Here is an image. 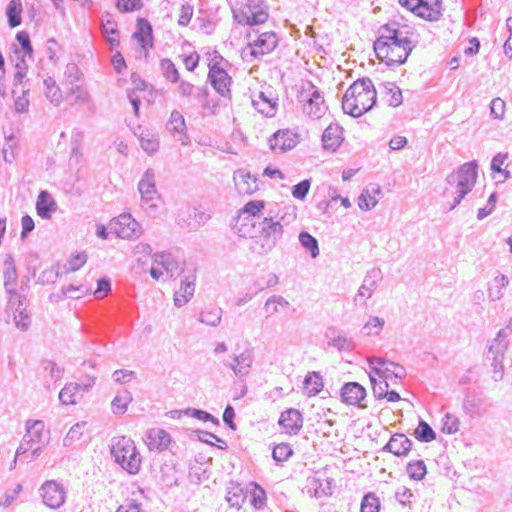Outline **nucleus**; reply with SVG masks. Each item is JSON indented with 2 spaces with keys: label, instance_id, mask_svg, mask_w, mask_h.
<instances>
[{
  "label": "nucleus",
  "instance_id": "obj_14",
  "mask_svg": "<svg viewBox=\"0 0 512 512\" xmlns=\"http://www.w3.org/2000/svg\"><path fill=\"white\" fill-rule=\"evenodd\" d=\"M382 279V272L379 268H373L367 271L362 285L359 287L354 297L355 305H365L366 300L371 298L377 288V283Z\"/></svg>",
  "mask_w": 512,
  "mask_h": 512
},
{
  "label": "nucleus",
  "instance_id": "obj_64",
  "mask_svg": "<svg viewBox=\"0 0 512 512\" xmlns=\"http://www.w3.org/2000/svg\"><path fill=\"white\" fill-rule=\"evenodd\" d=\"M265 208V202L262 200H251L241 209L242 214L255 217Z\"/></svg>",
  "mask_w": 512,
  "mask_h": 512
},
{
  "label": "nucleus",
  "instance_id": "obj_43",
  "mask_svg": "<svg viewBox=\"0 0 512 512\" xmlns=\"http://www.w3.org/2000/svg\"><path fill=\"white\" fill-rule=\"evenodd\" d=\"M132 401V395L128 390H122L116 394L111 402L114 414H124L127 411L129 403Z\"/></svg>",
  "mask_w": 512,
  "mask_h": 512
},
{
  "label": "nucleus",
  "instance_id": "obj_33",
  "mask_svg": "<svg viewBox=\"0 0 512 512\" xmlns=\"http://www.w3.org/2000/svg\"><path fill=\"white\" fill-rule=\"evenodd\" d=\"M153 263L161 266L170 278L175 277L180 272L179 263L170 253L161 252L153 255Z\"/></svg>",
  "mask_w": 512,
  "mask_h": 512
},
{
  "label": "nucleus",
  "instance_id": "obj_58",
  "mask_svg": "<svg viewBox=\"0 0 512 512\" xmlns=\"http://www.w3.org/2000/svg\"><path fill=\"white\" fill-rule=\"evenodd\" d=\"M85 425V422H78L74 424L63 439L64 446H71L73 445L74 442L79 440L83 434V429Z\"/></svg>",
  "mask_w": 512,
  "mask_h": 512
},
{
  "label": "nucleus",
  "instance_id": "obj_35",
  "mask_svg": "<svg viewBox=\"0 0 512 512\" xmlns=\"http://www.w3.org/2000/svg\"><path fill=\"white\" fill-rule=\"evenodd\" d=\"M206 214L202 211H199L196 208L187 207L178 215V223L181 226L184 224L191 228L195 229L200 224V221L206 220Z\"/></svg>",
  "mask_w": 512,
  "mask_h": 512
},
{
  "label": "nucleus",
  "instance_id": "obj_61",
  "mask_svg": "<svg viewBox=\"0 0 512 512\" xmlns=\"http://www.w3.org/2000/svg\"><path fill=\"white\" fill-rule=\"evenodd\" d=\"M460 421L458 417L453 414L447 413L442 419V431L446 434H455L458 432Z\"/></svg>",
  "mask_w": 512,
  "mask_h": 512
},
{
  "label": "nucleus",
  "instance_id": "obj_31",
  "mask_svg": "<svg viewBox=\"0 0 512 512\" xmlns=\"http://www.w3.org/2000/svg\"><path fill=\"white\" fill-rule=\"evenodd\" d=\"M483 404L484 398L475 393H467L462 408L469 417L479 418L485 413V410L482 409Z\"/></svg>",
  "mask_w": 512,
  "mask_h": 512
},
{
  "label": "nucleus",
  "instance_id": "obj_28",
  "mask_svg": "<svg viewBox=\"0 0 512 512\" xmlns=\"http://www.w3.org/2000/svg\"><path fill=\"white\" fill-rule=\"evenodd\" d=\"M171 437L163 429L154 428L148 431L146 443L150 450L163 451L168 448Z\"/></svg>",
  "mask_w": 512,
  "mask_h": 512
},
{
  "label": "nucleus",
  "instance_id": "obj_15",
  "mask_svg": "<svg viewBox=\"0 0 512 512\" xmlns=\"http://www.w3.org/2000/svg\"><path fill=\"white\" fill-rule=\"evenodd\" d=\"M254 362L252 349H245L233 357L231 362L223 361L225 367L230 368L238 378H245L249 375Z\"/></svg>",
  "mask_w": 512,
  "mask_h": 512
},
{
  "label": "nucleus",
  "instance_id": "obj_62",
  "mask_svg": "<svg viewBox=\"0 0 512 512\" xmlns=\"http://www.w3.org/2000/svg\"><path fill=\"white\" fill-rule=\"evenodd\" d=\"M142 0H117L116 8L122 13L139 11L143 8Z\"/></svg>",
  "mask_w": 512,
  "mask_h": 512
},
{
  "label": "nucleus",
  "instance_id": "obj_51",
  "mask_svg": "<svg viewBox=\"0 0 512 512\" xmlns=\"http://www.w3.org/2000/svg\"><path fill=\"white\" fill-rule=\"evenodd\" d=\"M14 322L16 327L22 331L28 330L30 326L31 319L26 308L23 306L22 300H19L18 306L15 309Z\"/></svg>",
  "mask_w": 512,
  "mask_h": 512
},
{
  "label": "nucleus",
  "instance_id": "obj_1",
  "mask_svg": "<svg viewBox=\"0 0 512 512\" xmlns=\"http://www.w3.org/2000/svg\"><path fill=\"white\" fill-rule=\"evenodd\" d=\"M418 43L419 35L412 27L394 21L380 27L373 49L376 57L387 66H399L406 62Z\"/></svg>",
  "mask_w": 512,
  "mask_h": 512
},
{
  "label": "nucleus",
  "instance_id": "obj_20",
  "mask_svg": "<svg viewBox=\"0 0 512 512\" xmlns=\"http://www.w3.org/2000/svg\"><path fill=\"white\" fill-rule=\"evenodd\" d=\"M25 441H30L35 446H43L48 442V437L44 432V422L41 420H29L26 422Z\"/></svg>",
  "mask_w": 512,
  "mask_h": 512
},
{
  "label": "nucleus",
  "instance_id": "obj_17",
  "mask_svg": "<svg viewBox=\"0 0 512 512\" xmlns=\"http://www.w3.org/2000/svg\"><path fill=\"white\" fill-rule=\"evenodd\" d=\"M278 424L289 435H297L303 426L302 414L297 409H287L281 413Z\"/></svg>",
  "mask_w": 512,
  "mask_h": 512
},
{
  "label": "nucleus",
  "instance_id": "obj_30",
  "mask_svg": "<svg viewBox=\"0 0 512 512\" xmlns=\"http://www.w3.org/2000/svg\"><path fill=\"white\" fill-rule=\"evenodd\" d=\"M342 140V127L338 124H330L323 132L322 143L326 150L336 151Z\"/></svg>",
  "mask_w": 512,
  "mask_h": 512
},
{
  "label": "nucleus",
  "instance_id": "obj_39",
  "mask_svg": "<svg viewBox=\"0 0 512 512\" xmlns=\"http://www.w3.org/2000/svg\"><path fill=\"white\" fill-rule=\"evenodd\" d=\"M380 88L384 91L389 106L398 107L402 104V91L394 82L382 83Z\"/></svg>",
  "mask_w": 512,
  "mask_h": 512
},
{
  "label": "nucleus",
  "instance_id": "obj_2",
  "mask_svg": "<svg viewBox=\"0 0 512 512\" xmlns=\"http://www.w3.org/2000/svg\"><path fill=\"white\" fill-rule=\"evenodd\" d=\"M377 92L370 78L356 80L345 92L342 108L354 118L362 116L375 105Z\"/></svg>",
  "mask_w": 512,
  "mask_h": 512
},
{
  "label": "nucleus",
  "instance_id": "obj_48",
  "mask_svg": "<svg viewBox=\"0 0 512 512\" xmlns=\"http://www.w3.org/2000/svg\"><path fill=\"white\" fill-rule=\"evenodd\" d=\"M509 284V279L506 275H498L493 279V286L489 288L488 296L492 301L500 300L504 293L503 289Z\"/></svg>",
  "mask_w": 512,
  "mask_h": 512
},
{
  "label": "nucleus",
  "instance_id": "obj_29",
  "mask_svg": "<svg viewBox=\"0 0 512 512\" xmlns=\"http://www.w3.org/2000/svg\"><path fill=\"white\" fill-rule=\"evenodd\" d=\"M252 104L265 117H273L278 106L277 98L270 97L262 91L252 100Z\"/></svg>",
  "mask_w": 512,
  "mask_h": 512
},
{
  "label": "nucleus",
  "instance_id": "obj_21",
  "mask_svg": "<svg viewBox=\"0 0 512 512\" xmlns=\"http://www.w3.org/2000/svg\"><path fill=\"white\" fill-rule=\"evenodd\" d=\"M235 188L241 195H251L258 190L257 178L245 170L234 172Z\"/></svg>",
  "mask_w": 512,
  "mask_h": 512
},
{
  "label": "nucleus",
  "instance_id": "obj_27",
  "mask_svg": "<svg viewBox=\"0 0 512 512\" xmlns=\"http://www.w3.org/2000/svg\"><path fill=\"white\" fill-rule=\"evenodd\" d=\"M442 15V0H418V16L437 21Z\"/></svg>",
  "mask_w": 512,
  "mask_h": 512
},
{
  "label": "nucleus",
  "instance_id": "obj_23",
  "mask_svg": "<svg viewBox=\"0 0 512 512\" xmlns=\"http://www.w3.org/2000/svg\"><path fill=\"white\" fill-rule=\"evenodd\" d=\"M134 135L138 138L141 148L149 155L155 154L159 149L158 134L150 129L138 126L134 130Z\"/></svg>",
  "mask_w": 512,
  "mask_h": 512
},
{
  "label": "nucleus",
  "instance_id": "obj_40",
  "mask_svg": "<svg viewBox=\"0 0 512 512\" xmlns=\"http://www.w3.org/2000/svg\"><path fill=\"white\" fill-rule=\"evenodd\" d=\"M67 97L73 96L74 100L71 105H85L91 101V96L86 88L76 83L66 86Z\"/></svg>",
  "mask_w": 512,
  "mask_h": 512
},
{
  "label": "nucleus",
  "instance_id": "obj_24",
  "mask_svg": "<svg viewBox=\"0 0 512 512\" xmlns=\"http://www.w3.org/2000/svg\"><path fill=\"white\" fill-rule=\"evenodd\" d=\"M4 288L8 295H17L16 286L18 284V273L15 266L14 258L11 254H7L4 260Z\"/></svg>",
  "mask_w": 512,
  "mask_h": 512
},
{
  "label": "nucleus",
  "instance_id": "obj_53",
  "mask_svg": "<svg viewBox=\"0 0 512 512\" xmlns=\"http://www.w3.org/2000/svg\"><path fill=\"white\" fill-rule=\"evenodd\" d=\"M407 474L413 480H422L426 473V465L423 460L410 461L406 467Z\"/></svg>",
  "mask_w": 512,
  "mask_h": 512
},
{
  "label": "nucleus",
  "instance_id": "obj_5",
  "mask_svg": "<svg viewBox=\"0 0 512 512\" xmlns=\"http://www.w3.org/2000/svg\"><path fill=\"white\" fill-rule=\"evenodd\" d=\"M508 336L506 329H500L488 347L487 359L491 361L492 377L496 382L504 376L503 360L509 345Z\"/></svg>",
  "mask_w": 512,
  "mask_h": 512
},
{
  "label": "nucleus",
  "instance_id": "obj_26",
  "mask_svg": "<svg viewBox=\"0 0 512 512\" xmlns=\"http://www.w3.org/2000/svg\"><path fill=\"white\" fill-rule=\"evenodd\" d=\"M340 395L344 403L357 405L365 398L366 390L358 382H348L342 386Z\"/></svg>",
  "mask_w": 512,
  "mask_h": 512
},
{
  "label": "nucleus",
  "instance_id": "obj_34",
  "mask_svg": "<svg viewBox=\"0 0 512 512\" xmlns=\"http://www.w3.org/2000/svg\"><path fill=\"white\" fill-rule=\"evenodd\" d=\"M102 33L111 47L119 46L120 40L117 23L114 21L112 14L108 12L102 16Z\"/></svg>",
  "mask_w": 512,
  "mask_h": 512
},
{
  "label": "nucleus",
  "instance_id": "obj_57",
  "mask_svg": "<svg viewBox=\"0 0 512 512\" xmlns=\"http://www.w3.org/2000/svg\"><path fill=\"white\" fill-rule=\"evenodd\" d=\"M292 454L293 449L291 445L288 443H280L276 445L272 451V457L278 463L288 460V458L291 457Z\"/></svg>",
  "mask_w": 512,
  "mask_h": 512
},
{
  "label": "nucleus",
  "instance_id": "obj_32",
  "mask_svg": "<svg viewBox=\"0 0 512 512\" xmlns=\"http://www.w3.org/2000/svg\"><path fill=\"white\" fill-rule=\"evenodd\" d=\"M57 209V204L51 195L43 190L39 193L36 202V211L42 219H50L53 212Z\"/></svg>",
  "mask_w": 512,
  "mask_h": 512
},
{
  "label": "nucleus",
  "instance_id": "obj_41",
  "mask_svg": "<svg viewBox=\"0 0 512 512\" xmlns=\"http://www.w3.org/2000/svg\"><path fill=\"white\" fill-rule=\"evenodd\" d=\"M222 318V309L216 305L206 307L199 317V321L209 326H217Z\"/></svg>",
  "mask_w": 512,
  "mask_h": 512
},
{
  "label": "nucleus",
  "instance_id": "obj_56",
  "mask_svg": "<svg viewBox=\"0 0 512 512\" xmlns=\"http://www.w3.org/2000/svg\"><path fill=\"white\" fill-rule=\"evenodd\" d=\"M380 501L375 493L366 494L361 502L360 512H379Z\"/></svg>",
  "mask_w": 512,
  "mask_h": 512
},
{
  "label": "nucleus",
  "instance_id": "obj_45",
  "mask_svg": "<svg viewBox=\"0 0 512 512\" xmlns=\"http://www.w3.org/2000/svg\"><path fill=\"white\" fill-rule=\"evenodd\" d=\"M22 3L20 0H11L6 9L8 24L15 28L21 24Z\"/></svg>",
  "mask_w": 512,
  "mask_h": 512
},
{
  "label": "nucleus",
  "instance_id": "obj_42",
  "mask_svg": "<svg viewBox=\"0 0 512 512\" xmlns=\"http://www.w3.org/2000/svg\"><path fill=\"white\" fill-rule=\"evenodd\" d=\"M226 500L231 507L240 509L246 500V492L240 485L231 483V486L228 487Z\"/></svg>",
  "mask_w": 512,
  "mask_h": 512
},
{
  "label": "nucleus",
  "instance_id": "obj_22",
  "mask_svg": "<svg viewBox=\"0 0 512 512\" xmlns=\"http://www.w3.org/2000/svg\"><path fill=\"white\" fill-rule=\"evenodd\" d=\"M297 144V136L289 130H279L269 139L271 150L284 152L294 148Z\"/></svg>",
  "mask_w": 512,
  "mask_h": 512
},
{
  "label": "nucleus",
  "instance_id": "obj_46",
  "mask_svg": "<svg viewBox=\"0 0 512 512\" xmlns=\"http://www.w3.org/2000/svg\"><path fill=\"white\" fill-rule=\"evenodd\" d=\"M82 389L78 383L66 384L59 392V400L64 405L76 404L75 396Z\"/></svg>",
  "mask_w": 512,
  "mask_h": 512
},
{
  "label": "nucleus",
  "instance_id": "obj_59",
  "mask_svg": "<svg viewBox=\"0 0 512 512\" xmlns=\"http://www.w3.org/2000/svg\"><path fill=\"white\" fill-rule=\"evenodd\" d=\"M376 377L377 375L369 374L374 396L378 399H382L385 397L389 388L388 380L380 379L378 382Z\"/></svg>",
  "mask_w": 512,
  "mask_h": 512
},
{
  "label": "nucleus",
  "instance_id": "obj_50",
  "mask_svg": "<svg viewBox=\"0 0 512 512\" xmlns=\"http://www.w3.org/2000/svg\"><path fill=\"white\" fill-rule=\"evenodd\" d=\"M413 434L415 438L420 442L428 443L436 439V433L434 430L427 422L422 419H420L418 426L414 430Z\"/></svg>",
  "mask_w": 512,
  "mask_h": 512
},
{
  "label": "nucleus",
  "instance_id": "obj_13",
  "mask_svg": "<svg viewBox=\"0 0 512 512\" xmlns=\"http://www.w3.org/2000/svg\"><path fill=\"white\" fill-rule=\"evenodd\" d=\"M278 41L275 32H264L254 42L247 45V50L253 58H260L271 53L277 47Z\"/></svg>",
  "mask_w": 512,
  "mask_h": 512
},
{
  "label": "nucleus",
  "instance_id": "obj_63",
  "mask_svg": "<svg viewBox=\"0 0 512 512\" xmlns=\"http://www.w3.org/2000/svg\"><path fill=\"white\" fill-rule=\"evenodd\" d=\"M169 125H170V131L174 133H183L186 129L185 125V119L183 115L177 111L174 110L169 119Z\"/></svg>",
  "mask_w": 512,
  "mask_h": 512
},
{
  "label": "nucleus",
  "instance_id": "obj_9",
  "mask_svg": "<svg viewBox=\"0 0 512 512\" xmlns=\"http://www.w3.org/2000/svg\"><path fill=\"white\" fill-rule=\"evenodd\" d=\"M259 233L264 243L261 245L262 253L271 251L281 239L283 231L279 221H274L272 211L259 222Z\"/></svg>",
  "mask_w": 512,
  "mask_h": 512
},
{
  "label": "nucleus",
  "instance_id": "obj_49",
  "mask_svg": "<svg viewBox=\"0 0 512 512\" xmlns=\"http://www.w3.org/2000/svg\"><path fill=\"white\" fill-rule=\"evenodd\" d=\"M299 242L303 248L309 251L312 258L319 256V244L318 240L306 231H302L299 234Z\"/></svg>",
  "mask_w": 512,
  "mask_h": 512
},
{
  "label": "nucleus",
  "instance_id": "obj_7",
  "mask_svg": "<svg viewBox=\"0 0 512 512\" xmlns=\"http://www.w3.org/2000/svg\"><path fill=\"white\" fill-rule=\"evenodd\" d=\"M268 17V7L263 0H246L240 10L234 11V19L241 25L263 24Z\"/></svg>",
  "mask_w": 512,
  "mask_h": 512
},
{
  "label": "nucleus",
  "instance_id": "obj_38",
  "mask_svg": "<svg viewBox=\"0 0 512 512\" xmlns=\"http://www.w3.org/2000/svg\"><path fill=\"white\" fill-rule=\"evenodd\" d=\"M44 94L46 98L55 106H59L63 102V93L56 81L52 77H47L43 81Z\"/></svg>",
  "mask_w": 512,
  "mask_h": 512
},
{
  "label": "nucleus",
  "instance_id": "obj_10",
  "mask_svg": "<svg viewBox=\"0 0 512 512\" xmlns=\"http://www.w3.org/2000/svg\"><path fill=\"white\" fill-rule=\"evenodd\" d=\"M110 227L122 239H136L143 233L141 224L130 213L120 214L111 220Z\"/></svg>",
  "mask_w": 512,
  "mask_h": 512
},
{
  "label": "nucleus",
  "instance_id": "obj_4",
  "mask_svg": "<svg viewBox=\"0 0 512 512\" xmlns=\"http://www.w3.org/2000/svg\"><path fill=\"white\" fill-rule=\"evenodd\" d=\"M111 455L115 462L130 475L139 473L142 459L131 438L126 436L114 438L111 445Z\"/></svg>",
  "mask_w": 512,
  "mask_h": 512
},
{
  "label": "nucleus",
  "instance_id": "obj_44",
  "mask_svg": "<svg viewBox=\"0 0 512 512\" xmlns=\"http://www.w3.org/2000/svg\"><path fill=\"white\" fill-rule=\"evenodd\" d=\"M288 307L289 302L284 297L279 295H273L269 297L264 304V310L267 313V317L279 313L281 310Z\"/></svg>",
  "mask_w": 512,
  "mask_h": 512
},
{
  "label": "nucleus",
  "instance_id": "obj_16",
  "mask_svg": "<svg viewBox=\"0 0 512 512\" xmlns=\"http://www.w3.org/2000/svg\"><path fill=\"white\" fill-rule=\"evenodd\" d=\"M328 345L336 348L339 352H351L355 349V342L347 334L334 327H330L325 332Z\"/></svg>",
  "mask_w": 512,
  "mask_h": 512
},
{
  "label": "nucleus",
  "instance_id": "obj_52",
  "mask_svg": "<svg viewBox=\"0 0 512 512\" xmlns=\"http://www.w3.org/2000/svg\"><path fill=\"white\" fill-rule=\"evenodd\" d=\"M42 367L45 373L50 378V381H46L45 384L47 388H49L50 383H56L62 378L64 370L60 368L54 361L52 360H43Z\"/></svg>",
  "mask_w": 512,
  "mask_h": 512
},
{
  "label": "nucleus",
  "instance_id": "obj_8",
  "mask_svg": "<svg viewBox=\"0 0 512 512\" xmlns=\"http://www.w3.org/2000/svg\"><path fill=\"white\" fill-rule=\"evenodd\" d=\"M305 101L304 113L314 119H320L327 111L324 98L320 90L312 83L307 82L301 93Z\"/></svg>",
  "mask_w": 512,
  "mask_h": 512
},
{
  "label": "nucleus",
  "instance_id": "obj_54",
  "mask_svg": "<svg viewBox=\"0 0 512 512\" xmlns=\"http://www.w3.org/2000/svg\"><path fill=\"white\" fill-rule=\"evenodd\" d=\"M384 319L378 316H370L368 321L364 324L362 331L365 335H378L384 326Z\"/></svg>",
  "mask_w": 512,
  "mask_h": 512
},
{
  "label": "nucleus",
  "instance_id": "obj_11",
  "mask_svg": "<svg viewBox=\"0 0 512 512\" xmlns=\"http://www.w3.org/2000/svg\"><path fill=\"white\" fill-rule=\"evenodd\" d=\"M138 190L141 195L142 207L148 211H156L157 205L152 203L157 195L154 181V171L147 169L138 183Z\"/></svg>",
  "mask_w": 512,
  "mask_h": 512
},
{
  "label": "nucleus",
  "instance_id": "obj_60",
  "mask_svg": "<svg viewBox=\"0 0 512 512\" xmlns=\"http://www.w3.org/2000/svg\"><path fill=\"white\" fill-rule=\"evenodd\" d=\"M64 77H65V86H69L72 84L79 83V81L81 80V77H82V73L76 64L69 63L66 66V69L64 72Z\"/></svg>",
  "mask_w": 512,
  "mask_h": 512
},
{
  "label": "nucleus",
  "instance_id": "obj_25",
  "mask_svg": "<svg viewBox=\"0 0 512 512\" xmlns=\"http://www.w3.org/2000/svg\"><path fill=\"white\" fill-rule=\"evenodd\" d=\"M195 280L196 276L190 274L185 276L181 281L180 287L174 293V304L177 307H182L189 302L195 292Z\"/></svg>",
  "mask_w": 512,
  "mask_h": 512
},
{
  "label": "nucleus",
  "instance_id": "obj_3",
  "mask_svg": "<svg viewBox=\"0 0 512 512\" xmlns=\"http://www.w3.org/2000/svg\"><path fill=\"white\" fill-rule=\"evenodd\" d=\"M478 176V164L476 160L466 162L457 170L446 177L444 197L453 198L449 211L454 210L465 196L472 191Z\"/></svg>",
  "mask_w": 512,
  "mask_h": 512
},
{
  "label": "nucleus",
  "instance_id": "obj_36",
  "mask_svg": "<svg viewBox=\"0 0 512 512\" xmlns=\"http://www.w3.org/2000/svg\"><path fill=\"white\" fill-rule=\"evenodd\" d=\"M373 373L376 374L379 379L387 380L392 379V377L403 379L406 376L405 368L395 362H389V365L384 368L373 367Z\"/></svg>",
  "mask_w": 512,
  "mask_h": 512
},
{
  "label": "nucleus",
  "instance_id": "obj_6",
  "mask_svg": "<svg viewBox=\"0 0 512 512\" xmlns=\"http://www.w3.org/2000/svg\"><path fill=\"white\" fill-rule=\"evenodd\" d=\"M224 62L226 63L227 61L215 52L208 65V81L221 97L230 99L232 78L222 66Z\"/></svg>",
  "mask_w": 512,
  "mask_h": 512
},
{
  "label": "nucleus",
  "instance_id": "obj_47",
  "mask_svg": "<svg viewBox=\"0 0 512 512\" xmlns=\"http://www.w3.org/2000/svg\"><path fill=\"white\" fill-rule=\"evenodd\" d=\"M296 209L294 207H284L279 209L276 213L272 212L274 221H279L281 230L284 232V227L290 225L296 220Z\"/></svg>",
  "mask_w": 512,
  "mask_h": 512
},
{
  "label": "nucleus",
  "instance_id": "obj_55",
  "mask_svg": "<svg viewBox=\"0 0 512 512\" xmlns=\"http://www.w3.org/2000/svg\"><path fill=\"white\" fill-rule=\"evenodd\" d=\"M163 76L170 82L176 83L179 81V72L175 64L170 59H162L160 63Z\"/></svg>",
  "mask_w": 512,
  "mask_h": 512
},
{
  "label": "nucleus",
  "instance_id": "obj_12",
  "mask_svg": "<svg viewBox=\"0 0 512 512\" xmlns=\"http://www.w3.org/2000/svg\"><path fill=\"white\" fill-rule=\"evenodd\" d=\"M65 494L63 486L53 480L46 481L40 488L43 503L51 509H57L65 503Z\"/></svg>",
  "mask_w": 512,
  "mask_h": 512
},
{
  "label": "nucleus",
  "instance_id": "obj_37",
  "mask_svg": "<svg viewBox=\"0 0 512 512\" xmlns=\"http://www.w3.org/2000/svg\"><path fill=\"white\" fill-rule=\"evenodd\" d=\"M323 378L319 372H309L303 381V388L307 396H316L323 389Z\"/></svg>",
  "mask_w": 512,
  "mask_h": 512
},
{
  "label": "nucleus",
  "instance_id": "obj_18",
  "mask_svg": "<svg viewBox=\"0 0 512 512\" xmlns=\"http://www.w3.org/2000/svg\"><path fill=\"white\" fill-rule=\"evenodd\" d=\"M133 38L141 48V53L145 57L148 55V50L153 46L152 26L145 18L137 20V30L133 33Z\"/></svg>",
  "mask_w": 512,
  "mask_h": 512
},
{
  "label": "nucleus",
  "instance_id": "obj_19",
  "mask_svg": "<svg viewBox=\"0 0 512 512\" xmlns=\"http://www.w3.org/2000/svg\"><path fill=\"white\" fill-rule=\"evenodd\" d=\"M412 449V441L403 433L393 434L387 444L383 447V451L392 453L397 457H405Z\"/></svg>",
  "mask_w": 512,
  "mask_h": 512
}]
</instances>
